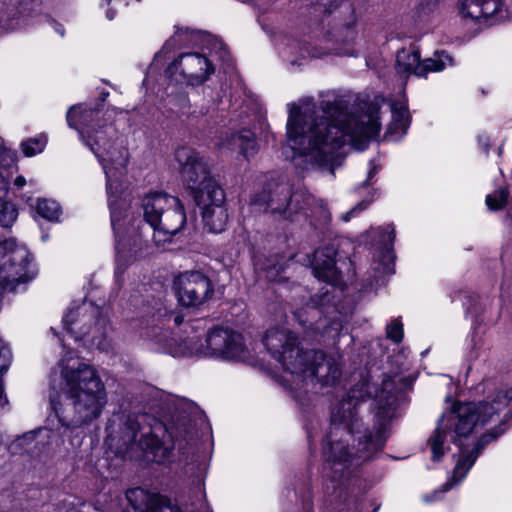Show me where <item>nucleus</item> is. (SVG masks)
Segmentation results:
<instances>
[{
  "label": "nucleus",
  "instance_id": "1",
  "mask_svg": "<svg viewBox=\"0 0 512 512\" xmlns=\"http://www.w3.org/2000/svg\"><path fill=\"white\" fill-rule=\"evenodd\" d=\"M379 114L377 101L352 109L342 99L319 103L305 99L288 104L286 135L295 165L333 173L342 164V147L364 150L367 141L379 134Z\"/></svg>",
  "mask_w": 512,
  "mask_h": 512
},
{
  "label": "nucleus",
  "instance_id": "2",
  "mask_svg": "<svg viewBox=\"0 0 512 512\" xmlns=\"http://www.w3.org/2000/svg\"><path fill=\"white\" fill-rule=\"evenodd\" d=\"M333 287L325 286L313 296L305 307L294 311V316L304 329L301 340L285 328L269 329L263 339L267 351L283 369L303 385L319 383L334 385L341 377V356L326 357L322 351L305 348L304 344L325 343L336 345L343 328L342 321L330 312H337L332 303Z\"/></svg>",
  "mask_w": 512,
  "mask_h": 512
},
{
  "label": "nucleus",
  "instance_id": "3",
  "mask_svg": "<svg viewBox=\"0 0 512 512\" xmlns=\"http://www.w3.org/2000/svg\"><path fill=\"white\" fill-rule=\"evenodd\" d=\"M396 400L394 379H384L374 399L375 431H361L357 416L359 400L355 395H348L333 408L327 443L323 447L324 472L332 482L341 487L352 466L371 459L383 448Z\"/></svg>",
  "mask_w": 512,
  "mask_h": 512
},
{
  "label": "nucleus",
  "instance_id": "4",
  "mask_svg": "<svg viewBox=\"0 0 512 512\" xmlns=\"http://www.w3.org/2000/svg\"><path fill=\"white\" fill-rule=\"evenodd\" d=\"M98 115V111L78 105L68 110L66 119L68 126L78 131L81 140L97 157L106 175L111 224L116 236V274H119L137 256L122 239L135 221L133 215L128 213L126 198L122 196L121 178L129 155L126 140L114 125L107 124L111 113H106L104 123H100Z\"/></svg>",
  "mask_w": 512,
  "mask_h": 512
},
{
  "label": "nucleus",
  "instance_id": "5",
  "mask_svg": "<svg viewBox=\"0 0 512 512\" xmlns=\"http://www.w3.org/2000/svg\"><path fill=\"white\" fill-rule=\"evenodd\" d=\"M59 386L70 401L71 410L59 414L55 401L51 405L62 425L75 428L98 419L107 405V391L98 371L82 361L74 351H66L58 363Z\"/></svg>",
  "mask_w": 512,
  "mask_h": 512
},
{
  "label": "nucleus",
  "instance_id": "6",
  "mask_svg": "<svg viewBox=\"0 0 512 512\" xmlns=\"http://www.w3.org/2000/svg\"><path fill=\"white\" fill-rule=\"evenodd\" d=\"M146 415L117 416L109 420L105 440L109 449L117 455L126 456L134 451H141L152 461L163 462L170 450L164 447L150 426H142Z\"/></svg>",
  "mask_w": 512,
  "mask_h": 512
},
{
  "label": "nucleus",
  "instance_id": "7",
  "mask_svg": "<svg viewBox=\"0 0 512 512\" xmlns=\"http://www.w3.org/2000/svg\"><path fill=\"white\" fill-rule=\"evenodd\" d=\"M163 350L173 356H216L237 361H243L249 356L242 335L224 327L210 330L204 342L198 343L189 338L176 348H172L170 344L165 345Z\"/></svg>",
  "mask_w": 512,
  "mask_h": 512
},
{
  "label": "nucleus",
  "instance_id": "8",
  "mask_svg": "<svg viewBox=\"0 0 512 512\" xmlns=\"http://www.w3.org/2000/svg\"><path fill=\"white\" fill-rule=\"evenodd\" d=\"M99 309L86 303L71 309L63 318V327L67 335L75 341L81 340L89 347H95L100 351H108L111 348L108 339V324L105 318L95 319Z\"/></svg>",
  "mask_w": 512,
  "mask_h": 512
},
{
  "label": "nucleus",
  "instance_id": "9",
  "mask_svg": "<svg viewBox=\"0 0 512 512\" xmlns=\"http://www.w3.org/2000/svg\"><path fill=\"white\" fill-rule=\"evenodd\" d=\"M182 180L192 190L194 199H203L215 189H222L210 173L205 159L195 149L182 146L175 151Z\"/></svg>",
  "mask_w": 512,
  "mask_h": 512
},
{
  "label": "nucleus",
  "instance_id": "10",
  "mask_svg": "<svg viewBox=\"0 0 512 512\" xmlns=\"http://www.w3.org/2000/svg\"><path fill=\"white\" fill-rule=\"evenodd\" d=\"M30 254L24 245L14 239L0 242V286L13 291L17 285L29 279Z\"/></svg>",
  "mask_w": 512,
  "mask_h": 512
},
{
  "label": "nucleus",
  "instance_id": "11",
  "mask_svg": "<svg viewBox=\"0 0 512 512\" xmlns=\"http://www.w3.org/2000/svg\"><path fill=\"white\" fill-rule=\"evenodd\" d=\"M311 196L304 192L290 194L286 185H277L273 192L263 190L251 199V205L257 211H271L287 217L309 206Z\"/></svg>",
  "mask_w": 512,
  "mask_h": 512
},
{
  "label": "nucleus",
  "instance_id": "12",
  "mask_svg": "<svg viewBox=\"0 0 512 512\" xmlns=\"http://www.w3.org/2000/svg\"><path fill=\"white\" fill-rule=\"evenodd\" d=\"M166 73L176 83L195 86L208 80L214 73V66L206 55L190 52L180 55Z\"/></svg>",
  "mask_w": 512,
  "mask_h": 512
},
{
  "label": "nucleus",
  "instance_id": "13",
  "mask_svg": "<svg viewBox=\"0 0 512 512\" xmlns=\"http://www.w3.org/2000/svg\"><path fill=\"white\" fill-rule=\"evenodd\" d=\"M175 293L184 307H199L214 294L211 279L201 271H186L175 278Z\"/></svg>",
  "mask_w": 512,
  "mask_h": 512
},
{
  "label": "nucleus",
  "instance_id": "14",
  "mask_svg": "<svg viewBox=\"0 0 512 512\" xmlns=\"http://www.w3.org/2000/svg\"><path fill=\"white\" fill-rule=\"evenodd\" d=\"M459 11L463 20L480 26L492 25L508 17L502 0H460Z\"/></svg>",
  "mask_w": 512,
  "mask_h": 512
},
{
  "label": "nucleus",
  "instance_id": "15",
  "mask_svg": "<svg viewBox=\"0 0 512 512\" xmlns=\"http://www.w3.org/2000/svg\"><path fill=\"white\" fill-rule=\"evenodd\" d=\"M459 11L463 20L480 26L492 25L508 17L502 0H460Z\"/></svg>",
  "mask_w": 512,
  "mask_h": 512
},
{
  "label": "nucleus",
  "instance_id": "16",
  "mask_svg": "<svg viewBox=\"0 0 512 512\" xmlns=\"http://www.w3.org/2000/svg\"><path fill=\"white\" fill-rule=\"evenodd\" d=\"M223 189H215L211 194L206 195L203 199L195 200L202 207V217L205 227L210 232H222L228 221L227 209L224 206Z\"/></svg>",
  "mask_w": 512,
  "mask_h": 512
},
{
  "label": "nucleus",
  "instance_id": "17",
  "mask_svg": "<svg viewBox=\"0 0 512 512\" xmlns=\"http://www.w3.org/2000/svg\"><path fill=\"white\" fill-rule=\"evenodd\" d=\"M395 239L393 225L389 224L382 228L381 246L377 249L372 263L373 278L376 283L386 276L394 273V256L392 254V245Z\"/></svg>",
  "mask_w": 512,
  "mask_h": 512
},
{
  "label": "nucleus",
  "instance_id": "18",
  "mask_svg": "<svg viewBox=\"0 0 512 512\" xmlns=\"http://www.w3.org/2000/svg\"><path fill=\"white\" fill-rule=\"evenodd\" d=\"M186 216L184 207L177 198V206H169L164 209L158 226H152L153 240L159 245L167 241L171 236L177 234L184 226Z\"/></svg>",
  "mask_w": 512,
  "mask_h": 512
},
{
  "label": "nucleus",
  "instance_id": "19",
  "mask_svg": "<svg viewBox=\"0 0 512 512\" xmlns=\"http://www.w3.org/2000/svg\"><path fill=\"white\" fill-rule=\"evenodd\" d=\"M216 146L221 151L238 152L246 159L255 155L257 151L255 135L248 129L222 133Z\"/></svg>",
  "mask_w": 512,
  "mask_h": 512
},
{
  "label": "nucleus",
  "instance_id": "20",
  "mask_svg": "<svg viewBox=\"0 0 512 512\" xmlns=\"http://www.w3.org/2000/svg\"><path fill=\"white\" fill-rule=\"evenodd\" d=\"M177 206V198L161 192H153L144 196L141 202L144 221L152 226H158L164 209Z\"/></svg>",
  "mask_w": 512,
  "mask_h": 512
},
{
  "label": "nucleus",
  "instance_id": "21",
  "mask_svg": "<svg viewBox=\"0 0 512 512\" xmlns=\"http://www.w3.org/2000/svg\"><path fill=\"white\" fill-rule=\"evenodd\" d=\"M336 248L332 245L325 246L315 251L312 262L314 275L328 283H334L338 280V270L336 268Z\"/></svg>",
  "mask_w": 512,
  "mask_h": 512
},
{
  "label": "nucleus",
  "instance_id": "22",
  "mask_svg": "<svg viewBox=\"0 0 512 512\" xmlns=\"http://www.w3.org/2000/svg\"><path fill=\"white\" fill-rule=\"evenodd\" d=\"M396 71L402 77L410 75L424 76L425 67L420 60V52L414 46L398 51L396 55Z\"/></svg>",
  "mask_w": 512,
  "mask_h": 512
},
{
  "label": "nucleus",
  "instance_id": "23",
  "mask_svg": "<svg viewBox=\"0 0 512 512\" xmlns=\"http://www.w3.org/2000/svg\"><path fill=\"white\" fill-rule=\"evenodd\" d=\"M392 121L388 127V133L391 139L395 140L403 136L409 126V113L404 103L395 102L390 105Z\"/></svg>",
  "mask_w": 512,
  "mask_h": 512
},
{
  "label": "nucleus",
  "instance_id": "24",
  "mask_svg": "<svg viewBox=\"0 0 512 512\" xmlns=\"http://www.w3.org/2000/svg\"><path fill=\"white\" fill-rule=\"evenodd\" d=\"M126 498L134 510L151 512L155 505L160 503V496L150 494L142 488H133L126 492Z\"/></svg>",
  "mask_w": 512,
  "mask_h": 512
},
{
  "label": "nucleus",
  "instance_id": "25",
  "mask_svg": "<svg viewBox=\"0 0 512 512\" xmlns=\"http://www.w3.org/2000/svg\"><path fill=\"white\" fill-rule=\"evenodd\" d=\"M425 67L424 76L427 77L430 72H441L447 67L453 66V58L445 51H436L432 57L422 61Z\"/></svg>",
  "mask_w": 512,
  "mask_h": 512
},
{
  "label": "nucleus",
  "instance_id": "26",
  "mask_svg": "<svg viewBox=\"0 0 512 512\" xmlns=\"http://www.w3.org/2000/svg\"><path fill=\"white\" fill-rule=\"evenodd\" d=\"M30 206L36 210L38 215L49 221H57L59 219L60 207L54 200L37 199Z\"/></svg>",
  "mask_w": 512,
  "mask_h": 512
},
{
  "label": "nucleus",
  "instance_id": "27",
  "mask_svg": "<svg viewBox=\"0 0 512 512\" xmlns=\"http://www.w3.org/2000/svg\"><path fill=\"white\" fill-rule=\"evenodd\" d=\"M47 144L45 135L29 138L21 143V149L26 157H33L41 153Z\"/></svg>",
  "mask_w": 512,
  "mask_h": 512
},
{
  "label": "nucleus",
  "instance_id": "28",
  "mask_svg": "<svg viewBox=\"0 0 512 512\" xmlns=\"http://www.w3.org/2000/svg\"><path fill=\"white\" fill-rule=\"evenodd\" d=\"M17 210L12 203L3 201L0 198V225L10 227L17 218Z\"/></svg>",
  "mask_w": 512,
  "mask_h": 512
},
{
  "label": "nucleus",
  "instance_id": "29",
  "mask_svg": "<svg viewBox=\"0 0 512 512\" xmlns=\"http://www.w3.org/2000/svg\"><path fill=\"white\" fill-rule=\"evenodd\" d=\"M508 192L505 188H500L494 193L486 196V204L491 210L501 209L507 202Z\"/></svg>",
  "mask_w": 512,
  "mask_h": 512
},
{
  "label": "nucleus",
  "instance_id": "30",
  "mask_svg": "<svg viewBox=\"0 0 512 512\" xmlns=\"http://www.w3.org/2000/svg\"><path fill=\"white\" fill-rule=\"evenodd\" d=\"M387 337L399 343L403 338V325L399 320H394L387 326Z\"/></svg>",
  "mask_w": 512,
  "mask_h": 512
},
{
  "label": "nucleus",
  "instance_id": "31",
  "mask_svg": "<svg viewBox=\"0 0 512 512\" xmlns=\"http://www.w3.org/2000/svg\"><path fill=\"white\" fill-rule=\"evenodd\" d=\"M368 206V202L367 201H361L360 203H358L356 206H354L351 210H349L348 212L346 213H343L341 215V219L344 221V222H348L351 217L361 211H363L366 207Z\"/></svg>",
  "mask_w": 512,
  "mask_h": 512
},
{
  "label": "nucleus",
  "instance_id": "32",
  "mask_svg": "<svg viewBox=\"0 0 512 512\" xmlns=\"http://www.w3.org/2000/svg\"><path fill=\"white\" fill-rule=\"evenodd\" d=\"M265 270H266V277L270 281H276L277 277L280 275V273L283 272V267L281 265H273V266L266 267Z\"/></svg>",
  "mask_w": 512,
  "mask_h": 512
},
{
  "label": "nucleus",
  "instance_id": "33",
  "mask_svg": "<svg viewBox=\"0 0 512 512\" xmlns=\"http://www.w3.org/2000/svg\"><path fill=\"white\" fill-rule=\"evenodd\" d=\"M7 158L10 160V162H14V155L10 151L0 148V165H9L8 163H5Z\"/></svg>",
  "mask_w": 512,
  "mask_h": 512
},
{
  "label": "nucleus",
  "instance_id": "34",
  "mask_svg": "<svg viewBox=\"0 0 512 512\" xmlns=\"http://www.w3.org/2000/svg\"><path fill=\"white\" fill-rule=\"evenodd\" d=\"M8 190V181L5 177L0 173V198H3Z\"/></svg>",
  "mask_w": 512,
  "mask_h": 512
},
{
  "label": "nucleus",
  "instance_id": "35",
  "mask_svg": "<svg viewBox=\"0 0 512 512\" xmlns=\"http://www.w3.org/2000/svg\"><path fill=\"white\" fill-rule=\"evenodd\" d=\"M26 184V179L23 176H17L14 180V185L22 188Z\"/></svg>",
  "mask_w": 512,
  "mask_h": 512
},
{
  "label": "nucleus",
  "instance_id": "36",
  "mask_svg": "<svg viewBox=\"0 0 512 512\" xmlns=\"http://www.w3.org/2000/svg\"><path fill=\"white\" fill-rule=\"evenodd\" d=\"M54 29L57 33H59L61 36L64 35V28L61 24L55 23Z\"/></svg>",
  "mask_w": 512,
  "mask_h": 512
},
{
  "label": "nucleus",
  "instance_id": "37",
  "mask_svg": "<svg viewBox=\"0 0 512 512\" xmlns=\"http://www.w3.org/2000/svg\"><path fill=\"white\" fill-rule=\"evenodd\" d=\"M376 173H377V168H376V166L372 165V167L370 168V170L368 172V179L372 178Z\"/></svg>",
  "mask_w": 512,
  "mask_h": 512
},
{
  "label": "nucleus",
  "instance_id": "38",
  "mask_svg": "<svg viewBox=\"0 0 512 512\" xmlns=\"http://www.w3.org/2000/svg\"><path fill=\"white\" fill-rule=\"evenodd\" d=\"M206 113H207V110H201L199 116L205 115ZM194 114H195V112L189 114L188 117H190V116L198 117V115H194Z\"/></svg>",
  "mask_w": 512,
  "mask_h": 512
},
{
  "label": "nucleus",
  "instance_id": "39",
  "mask_svg": "<svg viewBox=\"0 0 512 512\" xmlns=\"http://www.w3.org/2000/svg\"><path fill=\"white\" fill-rule=\"evenodd\" d=\"M106 16L109 20H113L114 18V13L111 11V10H108L107 13H106Z\"/></svg>",
  "mask_w": 512,
  "mask_h": 512
},
{
  "label": "nucleus",
  "instance_id": "40",
  "mask_svg": "<svg viewBox=\"0 0 512 512\" xmlns=\"http://www.w3.org/2000/svg\"><path fill=\"white\" fill-rule=\"evenodd\" d=\"M174 321L176 324H180L182 322V318L180 316H175Z\"/></svg>",
  "mask_w": 512,
  "mask_h": 512
},
{
  "label": "nucleus",
  "instance_id": "41",
  "mask_svg": "<svg viewBox=\"0 0 512 512\" xmlns=\"http://www.w3.org/2000/svg\"><path fill=\"white\" fill-rule=\"evenodd\" d=\"M51 382H52V385H54V384H55V382H56V379H55V378H52V379H51Z\"/></svg>",
  "mask_w": 512,
  "mask_h": 512
},
{
  "label": "nucleus",
  "instance_id": "42",
  "mask_svg": "<svg viewBox=\"0 0 512 512\" xmlns=\"http://www.w3.org/2000/svg\"><path fill=\"white\" fill-rule=\"evenodd\" d=\"M106 1H107V3H109V2H110V0H106Z\"/></svg>",
  "mask_w": 512,
  "mask_h": 512
}]
</instances>
